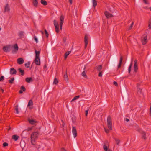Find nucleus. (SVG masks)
I'll return each instance as SVG.
<instances>
[{
    "instance_id": "nucleus-11",
    "label": "nucleus",
    "mask_w": 151,
    "mask_h": 151,
    "mask_svg": "<svg viewBox=\"0 0 151 151\" xmlns=\"http://www.w3.org/2000/svg\"><path fill=\"white\" fill-rule=\"evenodd\" d=\"M10 10V8L9 5L8 4H7L5 6H4V12H9Z\"/></svg>"
},
{
    "instance_id": "nucleus-30",
    "label": "nucleus",
    "mask_w": 151,
    "mask_h": 151,
    "mask_svg": "<svg viewBox=\"0 0 151 151\" xmlns=\"http://www.w3.org/2000/svg\"><path fill=\"white\" fill-rule=\"evenodd\" d=\"M102 68V66L101 65H100L98 67H96V68L97 69L98 71H100Z\"/></svg>"
},
{
    "instance_id": "nucleus-46",
    "label": "nucleus",
    "mask_w": 151,
    "mask_h": 151,
    "mask_svg": "<svg viewBox=\"0 0 151 151\" xmlns=\"http://www.w3.org/2000/svg\"><path fill=\"white\" fill-rule=\"evenodd\" d=\"M148 27L149 29H151V18L150 19V20L149 22Z\"/></svg>"
},
{
    "instance_id": "nucleus-23",
    "label": "nucleus",
    "mask_w": 151,
    "mask_h": 151,
    "mask_svg": "<svg viewBox=\"0 0 151 151\" xmlns=\"http://www.w3.org/2000/svg\"><path fill=\"white\" fill-rule=\"evenodd\" d=\"M19 138V137L18 136L15 135H14L12 136V139H14L15 141H16L18 140Z\"/></svg>"
},
{
    "instance_id": "nucleus-61",
    "label": "nucleus",
    "mask_w": 151,
    "mask_h": 151,
    "mask_svg": "<svg viewBox=\"0 0 151 151\" xmlns=\"http://www.w3.org/2000/svg\"><path fill=\"white\" fill-rule=\"evenodd\" d=\"M66 41V38L65 37H64L63 38V42H65Z\"/></svg>"
},
{
    "instance_id": "nucleus-18",
    "label": "nucleus",
    "mask_w": 151,
    "mask_h": 151,
    "mask_svg": "<svg viewBox=\"0 0 151 151\" xmlns=\"http://www.w3.org/2000/svg\"><path fill=\"white\" fill-rule=\"evenodd\" d=\"M35 58H40L39 55L40 53V51H37L35 49Z\"/></svg>"
},
{
    "instance_id": "nucleus-57",
    "label": "nucleus",
    "mask_w": 151,
    "mask_h": 151,
    "mask_svg": "<svg viewBox=\"0 0 151 151\" xmlns=\"http://www.w3.org/2000/svg\"><path fill=\"white\" fill-rule=\"evenodd\" d=\"M61 151H67V150L64 147H62L61 149Z\"/></svg>"
},
{
    "instance_id": "nucleus-26",
    "label": "nucleus",
    "mask_w": 151,
    "mask_h": 151,
    "mask_svg": "<svg viewBox=\"0 0 151 151\" xmlns=\"http://www.w3.org/2000/svg\"><path fill=\"white\" fill-rule=\"evenodd\" d=\"M24 32L22 31H21L19 32L18 35L20 38H21L22 37L24 36Z\"/></svg>"
},
{
    "instance_id": "nucleus-28",
    "label": "nucleus",
    "mask_w": 151,
    "mask_h": 151,
    "mask_svg": "<svg viewBox=\"0 0 151 151\" xmlns=\"http://www.w3.org/2000/svg\"><path fill=\"white\" fill-rule=\"evenodd\" d=\"M71 51H69L67 52L64 55V58L66 59L68 55L70 53Z\"/></svg>"
},
{
    "instance_id": "nucleus-50",
    "label": "nucleus",
    "mask_w": 151,
    "mask_h": 151,
    "mask_svg": "<svg viewBox=\"0 0 151 151\" xmlns=\"http://www.w3.org/2000/svg\"><path fill=\"white\" fill-rule=\"evenodd\" d=\"M104 129L105 132L106 133H109V130L108 129L104 128Z\"/></svg>"
},
{
    "instance_id": "nucleus-15",
    "label": "nucleus",
    "mask_w": 151,
    "mask_h": 151,
    "mask_svg": "<svg viewBox=\"0 0 151 151\" xmlns=\"http://www.w3.org/2000/svg\"><path fill=\"white\" fill-rule=\"evenodd\" d=\"M147 36L146 35H145L143 39L142 40V43L143 45H145L147 43Z\"/></svg>"
},
{
    "instance_id": "nucleus-43",
    "label": "nucleus",
    "mask_w": 151,
    "mask_h": 151,
    "mask_svg": "<svg viewBox=\"0 0 151 151\" xmlns=\"http://www.w3.org/2000/svg\"><path fill=\"white\" fill-rule=\"evenodd\" d=\"M45 33L46 35V37L48 38L49 36V34L47 32V30L46 29H45Z\"/></svg>"
},
{
    "instance_id": "nucleus-31",
    "label": "nucleus",
    "mask_w": 151,
    "mask_h": 151,
    "mask_svg": "<svg viewBox=\"0 0 151 151\" xmlns=\"http://www.w3.org/2000/svg\"><path fill=\"white\" fill-rule=\"evenodd\" d=\"M93 6L95 7L97 5V1L96 0H92Z\"/></svg>"
},
{
    "instance_id": "nucleus-40",
    "label": "nucleus",
    "mask_w": 151,
    "mask_h": 151,
    "mask_svg": "<svg viewBox=\"0 0 151 151\" xmlns=\"http://www.w3.org/2000/svg\"><path fill=\"white\" fill-rule=\"evenodd\" d=\"M15 110L16 111V113L17 114H18L19 113V111L18 110V105H16L15 106Z\"/></svg>"
},
{
    "instance_id": "nucleus-44",
    "label": "nucleus",
    "mask_w": 151,
    "mask_h": 151,
    "mask_svg": "<svg viewBox=\"0 0 151 151\" xmlns=\"http://www.w3.org/2000/svg\"><path fill=\"white\" fill-rule=\"evenodd\" d=\"M8 145V144L7 142H4L3 144V146L4 147H5L7 146Z\"/></svg>"
},
{
    "instance_id": "nucleus-21",
    "label": "nucleus",
    "mask_w": 151,
    "mask_h": 151,
    "mask_svg": "<svg viewBox=\"0 0 151 151\" xmlns=\"http://www.w3.org/2000/svg\"><path fill=\"white\" fill-rule=\"evenodd\" d=\"M25 81L29 83L32 82L33 80L31 77H27L26 78Z\"/></svg>"
},
{
    "instance_id": "nucleus-63",
    "label": "nucleus",
    "mask_w": 151,
    "mask_h": 151,
    "mask_svg": "<svg viewBox=\"0 0 151 151\" xmlns=\"http://www.w3.org/2000/svg\"><path fill=\"white\" fill-rule=\"evenodd\" d=\"M69 2L71 4H72V0H69Z\"/></svg>"
},
{
    "instance_id": "nucleus-24",
    "label": "nucleus",
    "mask_w": 151,
    "mask_h": 151,
    "mask_svg": "<svg viewBox=\"0 0 151 151\" xmlns=\"http://www.w3.org/2000/svg\"><path fill=\"white\" fill-rule=\"evenodd\" d=\"M86 66H85L84 67V69H83V70H84L82 73V76H83L85 78H86L87 77V76L86 75V73H85V69H86Z\"/></svg>"
},
{
    "instance_id": "nucleus-3",
    "label": "nucleus",
    "mask_w": 151,
    "mask_h": 151,
    "mask_svg": "<svg viewBox=\"0 0 151 151\" xmlns=\"http://www.w3.org/2000/svg\"><path fill=\"white\" fill-rule=\"evenodd\" d=\"M18 47L17 44L14 45L13 48L12 49V52L13 54H15L18 50Z\"/></svg>"
},
{
    "instance_id": "nucleus-7",
    "label": "nucleus",
    "mask_w": 151,
    "mask_h": 151,
    "mask_svg": "<svg viewBox=\"0 0 151 151\" xmlns=\"http://www.w3.org/2000/svg\"><path fill=\"white\" fill-rule=\"evenodd\" d=\"M72 133L74 135V138H75L77 136V130L76 127L74 126H72Z\"/></svg>"
},
{
    "instance_id": "nucleus-62",
    "label": "nucleus",
    "mask_w": 151,
    "mask_h": 151,
    "mask_svg": "<svg viewBox=\"0 0 151 151\" xmlns=\"http://www.w3.org/2000/svg\"><path fill=\"white\" fill-rule=\"evenodd\" d=\"M150 115L151 114V103H150Z\"/></svg>"
},
{
    "instance_id": "nucleus-49",
    "label": "nucleus",
    "mask_w": 151,
    "mask_h": 151,
    "mask_svg": "<svg viewBox=\"0 0 151 151\" xmlns=\"http://www.w3.org/2000/svg\"><path fill=\"white\" fill-rule=\"evenodd\" d=\"M63 22H60V29L61 30L62 29V26L63 24Z\"/></svg>"
},
{
    "instance_id": "nucleus-59",
    "label": "nucleus",
    "mask_w": 151,
    "mask_h": 151,
    "mask_svg": "<svg viewBox=\"0 0 151 151\" xmlns=\"http://www.w3.org/2000/svg\"><path fill=\"white\" fill-rule=\"evenodd\" d=\"M23 91H22L21 89H20V90L19 91V94H22L23 93Z\"/></svg>"
},
{
    "instance_id": "nucleus-29",
    "label": "nucleus",
    "mask_w": 151,
    "mask_h": 151,
    "mask_svg": "<svg viewBox=\"0 0 151 151\" xmlns=\"http://www.w3.org/2000/svg\"><path fill=\"white\" fill-rule=\"evenodd\" d=\"M14 77L11 78L10 80L8 81L9 82L12 84L13 83L14 81Z\"/></svg>"
},
{
    "instance_id": "nucleus-60",
    "label": "nucleus",
    "mask_w": 151,
    "mask_h": 151,
    "mask_svg": "<svg viewBox=\"0 0 151 151\" xmlns=\"http://www.w3.org/2000/svg\"><path fill=\"white\" fill-rule=\"evenodd\" d=\"M125 120L126 121L128 122H129V119H128V118H125Z\"/></svg>"
},
{
    "instance_id": "nucleus-2",
    "label": "nucleus",
    "mask_w": 151,
    "mask_h": 151,
    "mask_svg": "<svg viewBox=\"0 0 151 151\" xmlns=\"http://www.w3.org/2000/svg\"><path fill=\"white\" fill-rule=\"evenodd\" d=\"M11 46L10 45H6L3 48V50L5 52H9L11 50Z\"/></svg>"
},
{
    "instance_id": "nucleus-20",
    "label": "nucleus",
    "mask_w": 151,
    "mask_h": 151,
    "mask_svg": "<svg viewBox=\"0 0 151 151\" xmlns=\"http://www.w3.org/2000/svg\"><path fill=\"white\" fill-rule=\"evenodd\" d=\"M32 4L35 7H37L38 6V0H32Z\"/></svg>"
},
{
    "instance_id": "nucleus-9",
    "label": "nucleus",
    "mask_w": 151,
    "mask_h": 151,
    "mask_svg": "<svg viewBox=\"0 0 151 151\" xmlns=\"http://www.w3.org/2000/svg\"><path fill=\"white\" fill-rule=\"evenodd\" d=\"M134 71L136 73L137 72L138 69L137 66V60H135L134 61Z\"/></svg>"
},
{
    "instance_id": "nucleus-13",
    "label": "nucleus",
    "mask_w": 151,
    "mask_h": 151,
    "mask_svg": "<svg viewBox=\"0 0 151 151\" xmlns=\"http://www.w3.org/2000/svg\"><path fill=\"white\" fill-rule=\"evenodd\" d=\"M24 62L23 59L22 58H20L17 59V63L19 65L22 64Z\"/></svg>"
},
{
    "instance_id": "nucleus-25",
    "label": "nucleus",
    "mask_w": 151,
    "mask_h": 151,
    "mask_svg": "<svg viewBox=\"0 0 151 151\" xmlns=\"http://www.w3.org/2000/svg\"><path fill=\"white\" fill-rule=\"evenodd\" d=\"M18 70L19 71V72L21 73L22 76H23L24 75V70H22L21 68H20L18 69Z\"/></svg>"
},
{
    "instance_id": "nucleus-34",
    "label": "nucleus",
    "mask_w": 151,
    "mask_h": 151,
    "mask_svg": "<svg viewBox=\"0 0 151 151\" xmlns=\"http://www.w3.org/2000/svg\"><path fill=\"white\" fill-rule=\"evenodd\" d=\"M30 62L29 61L27 63L25 64V66L27 68H29V67Z\"/></svg>"
},
{
    "instance_id": "nucleus-38",
    "label": "nucleus",
    "mask_w": 151,
    "mask_h": 151,
    "mask_svg": "<svg viewBox=\"0 0 151 151\" xmlns=\"http://www.w3.org/2000/svg\"><path fill=\"white\" fill-rule=\"evenodd\" d=\"M20 89H21L24 92L25 91L26 89L24 87V86H22L21 87Z\"/></svg>"
},
{
    "instance_id": "nucleus-4",
    "label": "nucleus",
    "mask_w": 151,
    "mask_h": 151,
    "mask_svg": "<svg viewBox=\"0 0 151 151\" xmlns=\"http://www.w3.org/2000/svg\"><path fill=\"white\" fill-rule=\"evenodd\" d=\"M54 25L55 27V30L56 32L58 33L59 32V25L57 22L56 20H54L53 21Z\"/></svg>"
},
{
    "instance_id": "nucleus-48",
    "label": "nucleus",
    "mask_w": 151,
    "mask_h": 151,
    "mask_svg": "<svg viewBox=\"0 0 151 151\" xmlns=\"http://www.w3.org/2000/svg\"><path fill=\"white\" fill-rule=\"evenodd\" d=\"M34 40L37 43L38 41V40L37 37L36 36H34Z\"/></svg>"
},
{
    "instance_id": "nucleus-16",
    "label": "nucleus",
    "mask_w": 151,
    "mask_h": 151,
    "mask_svg": "<svg viewBox=\"0 0 151 151\" xmlns=\"http://www.w3.org/2000/svg\"><path fill=\"white\" fill-rule=\"evenodd\" d=\"M88 37L86 35H85L84 37V42L85 43V47L86 48L88 44Z\"/></svg>"
},
{
    "instance_id": "nucleus-64",
    "label": "nucleus",
    "mask_w": 151,
    "mask_h": 151,
    "mask_svg": "<svg viewBox=\"0 0 151 151\" xmlns=\"http://www.w3.org/2000/svg\"><path fill=\"white\" fill-rule=\"evenodd\" d=\"M40 32L42 33V34H43V33H44L42 31V30L40 31Z\"/></svg>"
},
{
    "instance_id": "nucleus-54",
    "label": "nucleus",
    "mask_w": 151,
    "mask_h": 151,
    "mask_svg": "<svg viewBox=\"0 0 151 151\" xmlns=\"http://www.w3.org/2000/svg\"><path fill=\"white\" fill-rule=\"evenodd\" d=\"M116 86H118V84L116 82L114 81L113 83Z\"/></svg>"
},
{
    "instance_id": "nucleus-53",
    "label": "nucleus",
    "mask_w": 151,
    "mask_h": 151,
    "mask_svg": "<svg viewBox=\"0 0 151 151\" xmlns=\"http://www.w3.org/2000/svg\"><path fill=\"white\" fill-rule=\"evenodd\" d=\"M88 110H86L85 111V116H87L88 115Z\"/></svg>"
},
{
    "instance_id": "nucleus-37",
    "label": "nucleus",
    "mask_w": 151,
    "mask_h": 151,
    "mask_svg": "<svg viewBox=\"0 0 151 151\" xmlns=\"http://www.w3.org/2000/svg\"><path fill=\"white\" fill-rule=\"evenodd\" d=\"M132 63H131L130 65H129L128 69V72L129 73H130L131 71V69L132 68Z\"/></svg>"
},
{
    "instance_id": "nucleus-47",
    "label": "nucleus",
    "mask_w": 151,
    "mask_h": 151,
    "mask_svg": "<svg viewBox=\"0 0 151 151\" xmlns=\"http://www.w3.org/2000/svg\"><path fill=\"white\" fill-rule=\"evenodd\" d=\"M4 77L3 76H1L0 77V81H2L4 80Z\"/></svg>"
},
{
    "instance_id": "nucleus-8",
    "label": "nucleus",
    "mask_w": 151,
    "mask_h": 151,
    "mask_svg": "<svg viewBox=\"0 0 151 151\" xmlns=\"http://www.w3.org/2000/svg\"><path fill=\"white\" fill-rule=\"evenodd\" d=\"M38 133V132H33L31 135V139H35L37 138Z\"/></svg>"
},
{
    "instance_id": "nucleus-35",
    "label": "nucleus",
    "mask_w": 151,
    "mask_h": 151,
    "mask_svg": "<svg viewBox=\"0 0 151 151\" xmlns=\"http://www.w3.org/2000/svg\"><path fill=\"white\" fill-rule=\"evenodd\" d=\"M24 104V101H21L19 104L20 106L22 108L23 107Z\"/></svg>"
},
{
    "instance_id": "nucleus-19",
    "label": "nucleus",
    "mask_w": 151,
    "mask_h": 151,
    "mask_svg": "<svg viewBox=\"0 0 151 151\" xmlns=\"http://www.w3.org/2000/svg\"><path fill=\"white\" fill-rule=\"evenodd\" d=\"M140 133L142 134V138H144L145 140L146 139V133L145 132L143 131H141L140 132Z\"/></svg>"
},
{
    "instance_id": "nucleus-1",
    "label": "nucleus",
    "mask_w": 151,
    "mask_h": 151,
    "mask_svg": "<svg viewBox=\"0 0 151 151\" xmlns=\"http://www.w3.org/2000/svg\"><path fill=\"white\" fill-rule=\"evenodd\" d=\"M108 128L110 130L112 129V119L110 116L109 115L107 117V120Z\"/></svg>"
},
{
    "instance_id": "nucleus-14",
    "label": "nucleus",
    "mask_w": 151,
    "mask_h": 151,
    "mask_svg": "<svg viewBox=\"0 0 151 151\" xmlns=\"http://www.w3.org/2000/svg\"><path fill=\"white\" fill-rule=\"evenodd\" d=\"M34 62L37 65H39L40 64V58H35Z\"/></svg>"
},
{
    "instance_id": "nucleus-39",
    "label": "nucleus",
    "mask_w": 151,
    "mask_h": 151,
    "mask_svg": "<svg viewBox=\"0 0 151 151\" xmlns=\"http://www.w3.org/2000/svg\"><path fill=\"white\" fill-rule=\"evenodd\" d=\"M114 139L116 143V144L117 145H119L120 143V140L116 138H115Z\"/></svg>"
},
{
    "instance_id": "nucleus-41",
    "label": "nucleus",
    "mask_w": 151,
    "mask_h": 151,
    "mask_svg": "<svg viewBox=\"0 0 151 151\" xmlns=\"http://www.w3.org/2000/svg\"><path fill=\"white\" fill-rule=\"evenodd\" d=\"M103 148L105 151H107L108 148L106 145H104L103 146Z\"/></svg>"
},
{
    "instance_id": "nucleus-5",
    "label": "nucleus",
    "mask_w": 151,
    "mask_h": 151,
    "mask_svg": "<svg viewBox=\"0 0 151 151\" xmlns=\"http://www.w3.org/2000/svg\"><path fill=\"white\" fill-rule=\"evenodd\" d=\"M28 121L29 123L32 125H36V124L38 122L35 120L31 119L29 118H28Z\"/></svg>"
},
{
    "instance_id": "nucleus-33",
    "label": "nucleus",
    "mask_w": 151,
    "mask_h": 151,
    "mask_svg": "<svg viewBox=\"0 0 151 151\" xmlns=\"http://www.w3.org/2000/svg\"><path fill=\"white\" fill-rule=\"evenodd\" d=\"M33 105V101L32 100H30L28 102L27 106H29Z\"/></svg>"
},
{
    "instance_id": "nucleus-12",
    "label": "nucleus",
    "mask_w": 151,
    "mask_h": 151,
    "mask_svg": "<svg viewBox=\"0 0 151 151\" xmlns=\"http://www.w3.org/2000/svg\"><path fill=\"white\" fill-rule=\"evenodd\" d=\"M10 73L11 75L16 74L17 71L13 68H11L10 69Z\"/></svg>"
},
{
    "instance_id": "nucleus-45",
    "label": "nucleus",
    "mask_w": 151,
    "mask_h": 151,
    "mask_svg": "<svg viewBox=\"0 0 151 151\" xmlns=\"http://www.w3.org/2000/svg\"><path fill=\"white\" fill-rule=\"evenodd\" d=\"M133 24H134V22H133L131 24L130 26H129V28H128L129 30H130L132 29V28L133 26Z\"/></svg>"
},
{
    "instance_id": "nucleus-56",
    "label": "nucleus",
    "mask_w": 151,
    "mask_h": 151,
    "mask_svg": "<svg viewBox=\"0 0 151 151\" xmlns=\"http://www.w3.org/2000/svg\"><path fill=\"white\" fill-rule=\"evenodd\" d=\"M143 1L146 4H148L147 1V0H143Z\"/></svg>"
},
{
    "instance_id": "nucleus-52",
    "label": "nucleus",
    "mask_w": 151,
    "mask_h": 151,
    "mask_svg": "<svg viewBox=\"0 0 151 151\" xmlns=\"http://www.w3.org/2000/svg\"><path fill=\"white\" fill-rule=\"evenodd\" d=\"M98 76L99 77H102V72H100L99 74H98Z\"/></svg>"
},
{
    "instance_id": "nucleus-55",
    "label": "nucleus",
    "mask_w": 151,
    "mask_h": 151,
    "mask_svg": "<svg viewBox=\"0 0 151 151\" xmlns=\"http://www.w3.org/2000/svg\"><path fill=\"white\" fill-rule=\"evenodd\" d=\"M32 129V127H28L27 130V131L31 130Z\"/></svg>"
},
{
    "instance_id": "nucleus-17",
    "label": "nucleus",
    "mask_w": 151,
    "mask_h": 151,
    "mask_svg": "<svg viewBox=\"0 0 151 151\" xmlns=\"http://www.w3.org/2000/svg\"><path fill=\"white\" fill-rule=\"evenodd\" d=\"M123 58L122 56H121L120 57V59L119 61V63L118 65V68L119 69L120 68L121 66L122 63V61Z\"/></svg>"
},
{
    "instance_id": "nucleus-32",
    "label": "nucleus",
    "mask_w": 151,
    "mask_h": 151,
    "mask_svg": "<svg viewBox=\"0 0 151 151\" xmlns=\"http://www.w3.org/2000/svg\"><path fill=\"white\" fill-rule=\"evenodd\" d=\"M64 16L63 15H61L60 17V22H64Z\"/></svg>"
},
{
    "instance_id": "nucleus-58",
    "label": "nucleus",
    "mask_w": 151,
    "mask_h": 151,
    "mask_svg": "<svg viewBox=\"0 0 151 151\" xmlns=\"http://www.w3.org/2000/svg\"><path fill=\"white\" fill-rule=\"evenodd\" d=\"M0 90L1 91H2V93H4V90L1 87H0Z\"/></svg>"
},
{
    "instance_id": "nucleus-36",
    "label": "nucleus",
    "mask_w": 151,
    "mask_h": 151,
    "mask_svg": "<svg viewBox=\"0 0 151 151\" xmlns=\"http://www.w3.org/2000/svg\"><path fill=\"white\" fill-rule=\"evenodd\" d=\"M79 97H80L79 95H78V96H76L72 99L71 101H73L76 100L77 99H78Z\"/></svg>"
},
{
    "instance_id": "nucleus-6",
    "label": "nucleus",
    "mask_w": 151,
    "mask_h": 151,
    "mask_svg": "<svg viewBox=\"0 0 151 151\" xmlns=\"http://www.w3.org/2000/svg\"><path fill=\"white\" fill-rule=\"evenodd\" d=\"M117 61V58L115 55H113L111 58V64H113Z\"/></svg>"
},
{
    "instance_id": "nucleus-51",
    "label": "nucleus",
    "mask_w": 151,
    "mask_h": 151,
    "mask_svg": "<svg viewBox=\"0 0 151 151\" xmlns=\"http://www.w3.org/2000/svg\"><path fill=\"white\" fill-rule=\"evenodd\" d=\"M31 142L32 145H35V144L34 143L35 142V140H33V139H32L31 140Z\"/></svg>"
},
{
    "instance_id": "nucleus-22",
    "label": "nucleus",
    "mask_w": 151,
    "mask_h": 151,
    "mask_svg": "<svg viewBox=\"0 0 151 151\" xmlns=\"http://www.w3.org/2000/svg\"><path fill=\"white\" fill-rule=\"evenodd\" d=\"M63 78L65 81L67 82L68 81V78L67 75V71H66L65 74L64 75Z\"/></svg>"
},
{
    "instance_id": "nucleus-27",
    "label": "nucleus",
    "mask_w": 151,
    "mask_h": 151,
    "mask_svg": "<svg viewBox=\"0 0 151 151\" xmlns=\"http://www.w3.org/2000/svg\"><path fill=\"white\" fill-rule=\"evenodd\" d=\"M40 2L44 6H46L47 4V1L45 0H41Z\"/></svg>"
},
{
    "instance_id": "nucleus-42",
    "label": "nucleus",
    "mask_w": 151,
    "mask_h": 151,
    "mask_svg": "<svg viewBox=\"0 0 151 151\" xmlns=\"http://www.w3.org/2000/svg\"><path fill=\"white\" fill-rule=\"evenodd\" d=\"M58 83V81L57 78H55L54 79L53 81V83L56 85Z\"/></svg>"
},
{
    "instance_id": "nucleus-10",
    "label": "nucleus",
    "mask_w": 151,
    "mask_h": 151,
    "mask_svg": "<svg viewBox=\"0 0 151 151\" xmlns=\"http://www.w3.org/2000/svg\"><path fill=\"white\" fill-rule=\"evenodd\" d=\"M104 14L107 18H109L113 17V15L111 14L108 12L106 11L104 12Z\"/></svg>"
}]
</instances>
